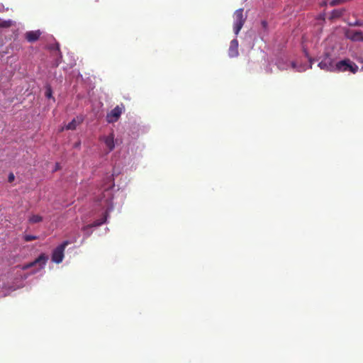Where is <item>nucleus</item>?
I'll use <instances>...</instances> for the list:
<instances>
[{"label": "nucleus", "mask_w": 363, "mask_h": 363, "mask_svg": "<svg viewBox=\"0 0 363 363\" xmlns=\"http://www.w3.org/2000/svg\"><path fill=\"white\" fill-rule=\"evenodd\" d=\"M48 259V257L45 254H41L38 258H36L33 262H31L28 264H25L22 269H29L36 264H39L40 268L42 269L45 267Z\"/></svg>", "instance_id": "423d86ee"}, {"label": "nucleus", "mask_w": 363, "mask_h": 363, "mask_svg": "<svg viewBox=\"0 0 363 363\" xmlns=\"http://www.w3.org/2000/svg\"><path fill=\"white\" fill-rule=\"evenodd\" d=\"M335 72H350L352 74H355L358 69V66L352 62L350 59L346 58L340 61L337 62L335 64Z\"/></svg>", "instance_id": "f257e3e1"}, {"label": "nucleus", "mask_w": 363, "mask_h": 363, "mask_svg": "<svg viewBox=\"0 0 363 363\" xmlns=\"http://www.w3.org/2000/svg\"><path fill=\"white\" fill-rule=\"evenodd\" d=\"M347 0H332L330 2V5L331 6H337V5H339V4H341L344 2H345Z\"/></svg>", "instance_id": "dca6fc26"}, {"label": "nucleus", "mask_w": 363, "mask_h": 363, "mask_svg": "<svg viewBox=\"0 0 363 363\" xmlns=\"http://www.w3.org/2000/svg\"><path fill=\"white\" fill-rule=\"evenodd\" d=\"M12 26V21L11 20L4 21L0 23L1 28H9Z\"/></svg>", "instance_id": "2eb2a0df"}, {"label": "nucleus", "mask_w": 363, "mask_h": 363, "mask_svg": "<svg viewBox=\"0 0 363 363\" xmlns=\"http://www.w3.org/2000/svg\"><path fill=\"white\" fill-rule=\"evenodd\" d=\"M125 111V106L121 104V105L116 106L106 115V121L109 123L116 122L121 117L122 113Z\"/></svg>", "instance_id": "20e7f679"}, {"label": "nucleus", "mask_w": 363, "mask_h": 363, "mask_svg": "<svg viewBox=\"0 0 363 363\" xmlns=\"http://www.w3.org/2000/svg\"><path fill=\"white\" fill-rule=\"evenodd\" d=\"M43 220L42 216L39 215H33L29 218V222L31 223H40Z\"/></svg>", "instance_id": "4468645a"}, {"label": "nucleus", "mask_w": 363, "mask_h": 363, "mask_svg": "<svg viewBox=\"0 0 363 363\" xmlns=\"http://www.w3.org/2000/svg\"><path fill=\"white\" fill-rule=\"evenodd\" d=\"M45 96L48 98H50L52 96V90L50 88H48L45 91Z\"/></svg>", "instance_id": "412c9836"}, {"label": "nucleus", "mask_w": 363, "mask_h": 363, "mask_svg": "<svg viewBox=\"0 0 363 363\" xmlns=\"http://www.w3.org/2000/svg\"><path fill=\"white\" fill-rule=\"evenodd\" d=\"M350 26H363V22L362 21H355L354 23H350Z\"/></svg>", "instance_id": "6ab92c4d"}, {"label": "nucleus", "mask_w": 363, "mask_h": 363, "mask_svg": "<svg viewBox=\"0 0 363 363\" xmlns=\"http://www.w3.org/2000/svg\"><path fill=\"white\" fill-rule=\"evenodd\" d=\"M101 140L104 141L106 144L107 148L108 149V152L112 151L115 147V143H114V134L113 133H110L107 136H103L100 139Z\"/></svg>", "instance_id": "6e6552de"}, {"label": "nucleus", "mask_w": 363, "mask_h": 363, "mask_svg": "<svg viewBox=\"0 0 363 363\" xmlns=\"http://www.w3.org/2000/svg\"><path fill=\"white\" fill-rule=\"evenodd\" d=\"M69 244V241L65 240L53 250L52 255V262L57 264L61 263L62 262L65 250Z\"/></svg>", "instance_id": "7ed1b4c3"}, {"label": "nucleus", "mask_w": 363, "mask_h": 363, "mask_svg": "<svg viewBox=\"0 0 363 363\" xmlns=\"http://www.w3.org/2000/svg\"><path fill=\"white\" fill-rule=\"evenodd\" d=\"M106 219H107V213H105L103 218L94 221L91 224H89V225H87L83 227L82 230L84 231H85L87 229L92 228V227L100 226L106 222Z\"/></svg>", "instance_id": "9b49d317"}, {"label": "nucleus", "mask_w": 363, "mask_h": 363, "mask_svg": "<svg viewBox=\"0 0 363 363\" xmlns=\"http://www.w3.org/2000/svg\"><path fill=\"white\" fill-rule=\"evenodd\" d=\"M243 9L236 10L233 15L234 23L233 30L235 35H238L245 23L247 16L243 14Z\"/></svg>", "instance_id": "f03ea898"}, {"label": "nucleus", "mask_w": 363, "mask_h": 363, "mask_svg": "<svg viewBox=\"0 0 363 363\" xmlns=\"http://www.w3.org/2000/svg\"><path fill=\"white\" fill-rule=\"evenodd\" d=\"M106 203L108 204V202H109V201L107 199V200L106 201Z\"/></svg>", "instance_id": "b1692460"}, {"label": "nucleus", "mask_w": 363, "mask_h": 363, "mask_svg": "<svg viewBox=\"0 0 363 363\" xmlns=\"http://www.w3.org/2000/svg\"><path fill=\"white\" fill-rule=\"evenodd\" d=\"M111 194V191L108 190V189H106L105 191L104 192V196H105L106 195H108V196H110Z\"/></svg>", "instance_id": "4be33fe9"}, {"label": "nucleus", "mask_w": 363, "mask_h": 363, "mask_svg": "<svg viewBox=\"0 0 363 363\" xmlns=\"http://www.w3.org/2000/svg\"><path fill=\"white\" fill-rule=\"evenodd\" d=\"M344 11H345L343 9H335L332 11L330 18H337L342 16Z\"/></svg>", "instance_id": "ddd939ff"}, {"label": "nucleus", "mask_w": 363, "mask_h": 363, "mask_svg": "<svg viewBox=\"0 0 363 363\" xmlns=\"http://www.w3.org/2000/svg\"><path fill=\"white\" fill-rule=\"evenodd\" d=\"M57 168H58V164H57V165H56L55 170H57Z\"/></svg>", "instance_id": "5701e85b"}, {"label": "nucleus", "mask_w": 363, "mask_h": 363, "mask_svg": "<svg viewBox=\"0 0 363 363\" xmlns=\"http://www.w3.org/2000/svg\"><path fill=\"white\" fill-rule=\"evenodd\" d=\"M238 41L237 39H233L231 40L230 47L228 49V55L230 57H235L238 56Z\"/></svg>", "instance_id": "1a4fd4ad"}, {"label": "nucleus", "mask_w": 363, "mask_h": 363, "mask_svg": "<svg viewBox=\"0 0 363 363\" xmlns=\"http://www.w3.org/2000/svg\"><path fill=\"white\" fill-rule=\"evenodd\" d=\"M335 64L332 58L326 55L319 63L318 67L327 72H335Z\"/></svg>", "instance_id": "39448f33"}, {"label": "nucleus", "mask_w": 363, "mask_h": 363, "mask_svg": "<svg viewBox=\"0 0 363 363\" xmlns=\"http://www.w3.org/2000/svg\"><path fill=\"white\" fill-rule=\"evenodd\" d=\"M345 36L347 38H348L352 41H355V42L363 41V33L361 30H347L345 33Z\"/></svg>", "instance_id": "0eeeda50"}, {"label": "nucleus", "mask_w": 363, "mask_h": 363, "mask_svg": "<svg viewBox=\"0 0 363 363\" xmlns=\"http://www.w3.org/2000/svg\"><path fill=\"white\" fill-rule=\"evenodd\" d=\"M261 26H262L263 32L267 33L268 30V23H267V21H265V20L262 21Z\"/></svg>", "instance_id": "f3484780"}, {"label": "nucleus", "mask_w": 363, "mask_h": 363, "mask_svg": "<svg viewBox=\"0 0 363 363\" xmlns=\"http://www.w3.org/2000/svg\"><path fill=\"white\" fill-rule=\"evenodd\" d=\"M37 238H38L37 236L31 235H26L24 236V240L26 242H30V241H32V240H35Z\"/></svg>", "instance_id": "a211bd4d"}, {"label": "nucleus", "mask_w": 363, "mask_h": 363, "mask_svg": "<svg viewBox=\"0 0 363 363\" xmlns=\"http://www.w3.org/2000/svg\"><path fill=\"white\" fill-rule=\"evenodd\" d=\"M82 122V118H77V120L76 118H74V119H72V121L71 122H69L66 125V129L67 130H75L77 126L79 124H80Z\"/></svg>", "instance_id": "f8f14e48"}, {"label": "nucleus", "mask_w": 363, "mask_h": 363, "mask_svg": "<svg viewBox=\"0 0 363 363\" xmlns=\"http://www.w3.org/2000/svg\"><path fill=\"white\" fill-rule=\"evenodd\" d=\"M15 179V176L14 174L11 172L9 174V177H8V182L11 183L14 181Z\"/></svg>", "instance_id": "aec40b11"}, {"label": "nucleus", "mask_w": 363, "mask_h": 363, "mask_svg": "<svg viewBox=\"0 0 363 363\" xmlns=\"http://www.w3.org/2000/svg\"><path fill=\"white\" fill-rule=\"evenodd\" d=\"M41 35V32L38 30L28 31L25 34L26 39L30 43H33L38 40Z\"/></svg>", "instance_id": "9d476101"}]
</instances>
